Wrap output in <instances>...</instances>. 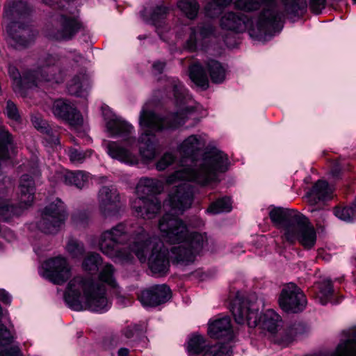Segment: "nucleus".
I'll return each mask as SVG.
<instances>
[{
    "label": "nucleus",
    "mask_w": 356,
    "mask_h": 356,
    "mask_svg": "<svg viewBox=\"0 0 356 356\" xmlns=\"http://www.w3.org/2000/svg\"><path fill=\"white\" fill-rule=\"evenodd\" d=\"M118 356H128L129 355V350L125 348H120L118 352Z\"/></svg>",
    "instance_id": "62"
},
{
    "label": "nucleus",
    "mask_w": 356,
    "mask_h": 356,
    "mask_svg": "<svg viewBox=\"0 0 356 356\" xmlns=\"http://www.w3.org/2000/svg\"><path fill=\"white\" fill-rule=\"evenodd\" d=\"M44 265L47 277L54 284H62L71 276L70 266L64 257L51 258Z\"/></svg>",
    "instance_id": "19"
},
{
    "label": "nucleus",
    "mask_w": 356,
    "mask_h": 356,
    "mask_svg": "<svg viewBox=\"0 0 356 356\" xmlns=\"http://www.w3.org/2000/svg\"><path fill=\"white\" fill-rule=\"evenodd\" d=\"M232 312L238 324L247 323L250 327H255L261 323V316H259L258 309L247 302H241L238 300H234Z\"/></svg>",
    "instance_id": "20"
},
{
    "label": "nucleus",
    "mask_w": 356,
    "mask_h": 356,
    "mask_svg": "<svg viewBox=\"0 0 356 356\" xmlns=\"http://www.w3.org/2000/svg\"><path fill=\"white\" fill-rule=\"evenodd\" d=\"M105 291L103 284L90 278L75 277L68 283L65 299L72 309L102 312L108 306Z\"/></svg>",
    "instance_id": "2"
},
{
    "label": "nucleus",
    "mask_w": 356,
    "mask_h": 356,
    "mask_svg": "<svg viewBox=\"0 0 356 356\" xmlns=\"http://www.w3.org/2000/svg\"><path fill=\"white\" fill-rule=\"evenodd\" d=\"M102 264V257L97 253H89L84 259L82 266L84 270L95 273Z\"/></svg>",
    "instance_id": "43"
},
{
    "label": "nucleus",
    "mask_w": 356,
    "mask_h": 356,
    "mask_svg": "<svg viewBox=\"0 0 356 356\" xmlns=\"http://www.w3.org/2000/svg\"><path fill=\"white\" fill-rule=\"evenodd\" d=\"M7 32L10 40L17 44L26 46L33 40L36 32L27 24L19 22H13L7 27Z\"/></svg>",
    "instance_id": "23"
},
{
    "label": "nucleus",
    "mask_w": 356,
    "mask_h": 356,
    "mask_svg": "<svg viewBox=\"0 0 356 356\" xmlns=\"http://www.w3.org/2000/svg\"><path fill=\"white\" fill-rule=\"evenodd\" d=\"M73 220L77 225L81 222L80 219H79L78 215H74L73 216Z\"/></svg>",
    "instance_id": "64"
},
{
    "label": "nucleus",
    "mask_w": 356,
    "mask_h": 356,
    "mask_svg": "<svg viewBox=\"0 0 356 356\" xmlns=\"http://www.w3.org/2000/svg\"><path fill=\"white\" fill-rule=\"evenodd\" d=\"M114 268L111 264H106L104 266L99 273V279L101 281L107 283L113 287L116 286V283L113 277Z\"/></svg>",
    "instance_id": "48"
},
{
    "label": "nucleus",
    "mask_w": 356,
    "mask_h": 356,
    "mask_svg": "<svg viewBox=\"0 0 356 356\" xmlns=\"http://www.w3.org/2000/svg\"><path fill=\"white\" fill-rule=\"evenodd\" d=\"M302 214L297 211L282 208H275L269 213L272 222L276 225L284 227L285 232L287 227L291 225H295L298 221V218H300Z\"/></svg>",
    "instance_id": "25"
},
{
    "label": "nucleus",
    "mask_w": 356,
    "mask_h": 356,
    "mask_svg": "<svg viewBox=\"0 0 356 356\" xmlns=\"http://www.w3.org/2000/svg\"><path fill=\"white\" fill-rule=\"evenodd\" d=\"M30 9L26 1H18L15 2L11 8L6 9L5 13L8 17H23L29 13Z\"/></svg>",
    "instance_id": "44"
},
{
    "label": "nucleus",
    "mask_w": 356,
    "mask_h": 356,
    "mask_svg": "<svg viewBox=\"0 0 356 356\" xmlns=\"http://www.w3.org/2000/svg\"><path fill=\"white\" fill-rule=\"evenodd\" d=\"M0 356H22L21 351L17 346L6 347L0 351Z\"/></svg>",
    "instance_id": "55"
},
{
    "label": "nucleus",
    "mask_w": 356,
    "mask_h": 356,
    "mask_svg": "<svg viewBox=\"0 0 356 356\" xmlns=\"http://www.w3.org/2000/svg\"><path fill=\"white\" fill-rule=\"evenodd\" d=\"M99 209L105 218L118 217L122 209L120 196L113 186H102L97 195Z\"/></svg>",
    "instance_id": "14"
},
{
    "label": "nucleus",
    "mask_w": 356,
    "mask_h": 356,
    "mask_svg": "<svg viewBox=\"0 0 356 356\" xmlns=\"http://www.w3.org/2000/svg\"><path fill=\"white\" fill-rule=\"evenodd\" d=\"M89 175L83 171L67 172L64 175V181L67 185H74L82 188L88 183Z\"/></svg>",
    "instance_id": "35"
},
{
    "label": "nucleus",
    "mask_w": 356,
    "mask_h": 356,
    "mask_svg": "<svg viewBox=\"0 0 356 356\" xmlns=\"http://www.w3.org/2000/svg\"><path fill=\"white\" fill-rule=\"evenodd\" d=\"M193 200V191L191 185L182 182L172 189L168 202L176 211H184L191 207Z\"/></svg>",
    "instance_id": "18"
},
{
    "label": "nucleus",
    "mask_w": 356,
    "mask_h": 356,
    "mask_svg": "<svg viewBox=\"0 0 356 356\" xmlns=\"http://www.w3.org/2000/svg\"><path fill=\"white\" fill-rule=\"evenodd\" d=\"M177 6L189 19H194L199 10V5L195 0H179Z\"/></svg>",
    "instance_id": "42"
},
{
    "label": "nucleus",
    "mask_w": 356,
    "mask_h": 356,
    "mask_svg": "<svg viewBox=\"0 0 356 356\" xmlns=\"http://www.w3.org/2000/svg\"><path fill=\"white\" fill-rule=\"evenodd\" d=\"M318 291L316 293L315 298L318 302L325 305L327 302L329 298L332 294V286L330 280H324L317 284Z\"/></svg>",
    "instance_id": "38"
},
{
    "label": "nucleus",
    "mask_w": 356,
    "mask_h": 356,
    "mask_svg": "<svg viewBox=\"0 0 356 356\" xmlns=\"http://www.w3.org/2000/svg\"><path fill=\"white\" fill-rule=\"evenodd\" d=\"M207 67L213 83H219L225 80V70L220 63L216 60H209L207 63Z\"/></svg>",
    "instance_id": "36"
},
{
    "label": "nucleus",
    "mask_w": 356,
    "mask_h": 356,
    "mask_svg": "<svg viewBox=\"0 0 356 356\" xmlns=\"http://www.w3.org/2000/svg\"><path fill=\"white\" fill-rule=\"evenodd\" d=\"M325 0H310L311 8L316 13H319L321 7L324 6Z\"/></svg>",
    "instance_id": "57"
},
{
    "label": "nucleus",
    "mask_w": 356,
    "mask_h": 356,
    "mask_svg": "<svg viewBox=\"0 0 356 356\" xmlns=\"http://www.w3.org/2000/svg\"><path fill=\"white\" fill-rule=\"evenodd\" d=\"M35 192V182L32 177L29 175H22L19 184L18 198L19 205L17 206L20 209V213L24 209L32 204Z\"/></svg>",
    "instance_id": "24"
},
{
    "label": "nucleus",
    "mask_w": 356,
    "mask_h": 356,
    "mask_svg": "<svg viewBox=\"0 0 356 356\" xmlns=\"http://www.w3.org/2000/svg\"><path fill=\"white\" fill-rule=\"evenodd\" d=\"M303 328H304V326L302 324L298 323V324L294 325V327L293 328L291 333L295 335L300 334L301 333L300 330H302Z\"/></svg>",
    "instance_id": "61"
},
{
    "label": "nucleus",
    "mask_w": 356,
    "mask_h": 356,
    "mask_svg": "<svg viewBox=\"0 0 356 356\" xmlns=\"http://www.w3.org/2000/svg\"><path fill=\"white\" fill-rule=\"evenodd\" d=\"M212 6H213V4L209 3L206 7L207 14L211 17H214V15H217L220 12V8H214V11L212 12L211 11Z\"/></svg>",
    "instance_id": "58"
},
{
    "label": "nucleus",
    "mask_w": 356,
    "mask_h": 356,
    "mask_svg": "<svg viewBox=\"0 0 356 356\" xmlns=\"http://www.w3.org/2000/svg\"><path fill=\"white\" fill-rule=\"evenodd\" d=\"M14 186L13 181L8 177L0 180V218L4 220L20 214V209L9 198Z\"/></svg>",
    "instance_id": "17"
},
{
    "label": "nucleus",
    "mask_w": 356,
    "mask_h": 356,
    "mask_svg": "<svg viewBox=\"0 0 356 356\" xmlns=\"http://www.w3.org/2000/svg\"><path fill=\"white\" fill-rule=\"evenodd\" d=\"M175 244L168 252L171 262L186 266L193 263L197 255L207 245L208 236L205 232H193L187 239Z\"/></svg>",
    "instance_id": "7"
},
{
    "label": "nucleus",
    "mask_w": 356,
    "mask_h": 356,
    "mask_svg": "<svg viewBox=\"0 0 356 356\" xmlns=\"http://www.w3.org/2000/svg\"><path fill=\"white\" fill-rule=\"evenodd\" d=\"M106 148L108 154L113 159H118L131 165L137 163V158L116 142H108L106 144Z\"/></svg>",
    "instance_id": "31"
},
{
    "label": "nucleus",
    "mask_w": 356,
    "mask_h": 356,
    "mask_svg": "<svg viewBox=\"0 0 356 356\" xmlns=\"http://www.w3.org/2000/svg\"><path fill=\"white\" fill-rule=\"evenodd\" d=\"M5 112L9 119L15 122L20 120V115L16 105L10 100L7 102Z\"/></svg>",
    "instance_id": "50"
},
{
    "label": "nucleus",
    "mask_w": 356,
    "mask_h": 356,
    "mask_svg": "<svg viewBox=\"0 0 356 356\" xmlns=\"http://www.w3.org/2000/svg\"><path fill=\"white\" fill-rule=\"evenodd\" d=\"M83 29L82 23L76 17L59 14L47 26L46 35L55 40H70Z\"/></svg>",
    "instance_id": "8"
},
{
    "label": "nucleus",
    "mask_w": 356,
    "mask_h": 356,
    "mask_svg": "<svg viewBox=\"0 0 356 356\" xmlns=\"http://www.w3.org/2000/svg\"><path fill=\"white\" fill-rule=\"evenodd\" d=\"M172 86L174 92V96L177 104L184 105L187 102L186 91L183 86L178 80L172 81Z\"/></svg>",
    "instance_id": "47"
},
{
    "label": "nucleus",
    "mask_w": 356,
    "mask_h": 356,
    "mask_svg": "<svg viewBox=\"0 0 356 356\" xmlns=\"http://www.w3.org/2000/svg\"><path fill=\"white\" fill-rule=\"evenodd\" d=\"M158 227L161 237L169 243L183 242L191 233L181 219L169 213L159 219Z\"/></svg>",
    "instance_id": "9"
},
{
    "label": "nucleus",
    "mask_w": 356,
    "mask_h": 356,
    "mask_svg": "<svg viewBox=\"0 0 356 356\" xmlns=\"http://www.w3.org/2000/svg\"><path fill=\"white\" fill-rule=\"evenodd\" d=\"M58 59L51 55H48L33 71L26 72L21 77L18 70L15 66H10L8 72L13 79V87L15 92L22 93L24 89L38 86L43 82H58L56 76L60 73L57 65Z\"/></svg>",
    "instance_id": "5"
},
{
    "label": "nucleus",
    "mask_w": 356,
    "mask_h": 356,
    "mask_svg": "<svg viewBox=\"0 0 356 356\" xmlns=\"http://www.w3.org/2000/svg\"><path fill=\"white\" fill-rule=\"evenodd\" d=\"M333 190L325 181L318 180L312 189L307 193V197L311 204H316L317 201L327 200L332 197Z\"/></svg>",
    "instance_id": "32"
},
{
    "label": "nucleus",
    "mask_w": 356,
    "mask_h": 356,
    "mask_svg": "<svg viewBox=\"0 0 356 356\" xmlns=\"http://www.w3.org/2000/svg\"><path fill=\"white\" fill-rule=\"evenodd\" d=\"M152 241L150 238L149 250L152 253L149 258V266L155 273H165L168 270L170 259L168 254V250L164 248L161 242L152 247ZM149 252V251H148ZM149 252L147 253V254Z\"/></svg>",
    "instance_id": "22"
},
{
    "label": "nucleus",
    "mask_w": 356,
    "mask_h": 356,
    "mask_svg": "<svg viewBox=\"0 0 356 356\" xmlns=\"http://www.w3.org/2000/svg\"><path fill=\"white\" fill-rule=\"evenodd\" d=\"M51 111L56 118L65 121L74 129L80 127L83 123L81 113L67 99H56L52 104Z\"/></svg>",
    "instance_id": "15"
},
{
    "label": "nucleus",
    "mask_w": 356,
    "mask_h": 356,
    "mask_svg": "<svg viewBox=\"0 0 356 356\" xmlns=\"http://www.w3.org/2000/svg\"><path fill=\"white\" fill-rule=\"evenodd\" d=\"M286 240L293 243L296 241L303 245L305 248H312L316 240V234L314 227L311 225L307 218L304 215L298 218L295 225L287 227L284 232Z\"/></svg>",
    "instance_id": "12"
},
{
    "label": "nucleus",
    "mask_w": 356,
    "mask_h": 356,
    "mask_svg": "<svg viewBox=\"0 0 356 356\" xmlns=\"http://www.w3.org/2000/svg\"><path fill=\"white\" fill-rule=\"evenodd\" d=\"M282 1L286 12L295 15L305 10L307 6V0H282Z\"/></svg>",
    "instance_id": "45"
},
{
    "label": "nucleus",
    "mask_w": 356,
    "mask_h": 356,
    "mask_svg": "<svg viewBox=\"0 0 356 356\" xmlns=\"http://www.w3.org/2000/svg\"><path fill=\"white\" fill-rule=\"evenodd\" d=\"M124 335L127 337V338H131L134 336V330L133 329H131V327H127L125 330H124Z\"/></svg>",
    "instance_id": "63"
},
{
    "label": "nucleus",
    "mask_w": 356,
    "mask_h": 356,
    "mask_svg": "<svg viewBox=\"0 0 356 356\" xmlns=\"http://www.w3.org/2000/svg\"><path fill=\"white\" fill-rule=\"evenodd\" d=\"M106 127L112 136H123L130 134L133 129V127L131 124L119 120L108 121Z\"/></svg>",
    "instance_id": "37"
},
{
    "label": "nucleus",
    "mask_w": 356,
    "mask_h": 356,
    "mask_svg": "<svg viewBox=\"0 0 356 356\" xmlns=\"http://www.w3.org/2000/svg\"><path fill=\"white\" fill-rule=\"evenodd\" d=\"M307 298L302 291L295 284L285 285L279 297L280 307L288 313H298L306 307Z\"/></svg>",
    "instance_id": "13"
},
{
    "label": "nucleus",
    "mask_w": 356,
    "mask_h": 356,
    "mask_svg": "<svg viewBox=\"0 0 356 356\" xmlns=\"http://www.w3.org/2000/svg\"><path fill=\"white\" fill-rule=\"evenodd\" d=\"M175 156L170 153L165 154L156 163V168L158 170H163L173 163Z\"/></svg>",
    "instance_id": "51"
},
{
    "label": "nucleus",
    "mask_w": 356,
    "mask_h": 356,
    "mask_svg": "<svg viewBox=\"0 0 356 356\" xmlns=\"http://www.w3.org/2000/svg\"><path fill=\"white\" fill-rule=\"evenodd\" d=\"M248 23L249 21L244 15L233 12L225 13L220 20L222 29L236 32L244 31L248 28Z\"/></svg>",
    "instance_id": "26"
},
{
    "label": "nucleus",
    "mask_w": 356,
    "mask_h": 356,
    "mask_svg": "<svg viewBox=\"0 0 356 356\" xmlns=\"http://www.w3.org/2000/svg\"><path fill=\"white\" fill-rule=\"evenodd\" d=\"M232 0H213V3L218 7L227 6Z\"/></svg>",
    "instance_id": "59"
},
{
    "label": "nucleus",
    "mask_w": 356,
    "mask_h": 356,
    "mask_svg": "<svg viewBox=\"0 0 356 356\" xmlns=\"http://www.w3.org/2000/svg\"><path fill=\"white\" fill-rule=\"evenodd\" d=\"M92 154V150L88 149L83 151L75 148H72L69 150V157L73 163H83L86 158H88Z\"/></svg>",
    "instance_id": "49"
},
{
    "label": "nucleus",
    "mask_w": 356,
    "mask_h": 356,
    "mask_svg": "<svg viewBox=\"0 0 356 356\" xmlns=\"http://www.w3.org/2000/svg\"><path fill=\"white\" fill-rule=\"evenodd\" d=\"M280 316L273 310H268L261 316V324L264 329L274 332L278 326Z\"/></svg>",
    "instance_id": "40"
},
{
    "label": "nucleus",
    "mask_w": 356,
    "mask_h": 356,
    "mask_svg": "<svg viewBox=\"0 0 356 356\" xmlns=\"http://www.w3.org/2000/svg\"><path fill=\"white\" fill-rule=\"evenodd\" d=\"M187 350L190 355H199L202 356H230V349L227 345L217 343L209 346L204 338L198 334L193 335L188 342Z\"/></svg>",
    "instance_id": "16"
},
{
    "label": "nucleus",
    "mask_w": 356,
    "mask_h": 356,
    "mask_svg": "<svg viewBox=\"0 0 356 356\" xmlns=\"http://www.w3.org/2000/svg\"><path fill=\"white\" fill-rule=\"evenodd\" d=\"M31 122L33 126L42 133L49 127L47 122L39 115H33L31 116Z\"/></svg>",
    "instance_id": "53"
},
{
    "label": "nucleus",
    "mask_w": 356,
    "mask_h": 356,
    "mask_svg": "<svg viewBox=\"0 0 356 356\" xmlns=\"http://www.w3.org/2000/svg\"><path fill=\"white\" fill-rule=\"evenodd\" d=\"M150 236L143 227L132 232L130 225L124 222L104 232L99 240L101 252L112 259L121 262L131 261V252L143 262L149 250Z\"/></svg>",
    "instance_id": "1"
},
{
    "label": "nucleus",
    "mask_w": 356,
    "mask_h": 356,
    "mask_svg": "<svg viewBox=\"0 0 356 356\" xmlns=\"http://www.w3.org/2000/svg\"><path fill=\"white\" fill-rule=\"evenodd\" d=\"M168 13V9L165 6H156L151 15V19L154 22L163 19Z\"/></svg>",
    "instance_id": "52"
},
{
    "label": "nucleus",
    "mask_w": 356,
    "mask_h": 356,
    "mask_svg": "<svg viewBox=\"0 0 356 356\" xmlns=\"http://www.w3.org/2000/svg\"><path fill=\"white\" fill-rule=\"evenodd\" d=\"M171 291L165 284L154 285L141 291L139 300L145 307H156L168 302Z\"/></svg>",
    "instance_id": "21"
},
{
    "label": "nucleus",
    "mask_w": 356,
    "mask_h": 356,
    "mask_svg": "<svg viewBox=\"0 0 356 356\" xmlns=\"http://www.w3.org/2000/svg\"><path fill=\"white\" fill-rule=\"evenodd\" d=\"M231 210V200L229 197H225L212 202L207 211L211 214H218L222 212H229Z\"/></svg>",
    "instance_id": "41"
},
{
    "label": "nucleus",
    "mask_w": 356,
    "mask_h": 356,
    "mask_svg": "<svg viewBox=\"0 0 356 356\" xmlns=\"http://www.w3.org/2000/svg\"><path fill=\"white\" fill-rule=\"evenodd\" d=\"M228 158L217 149L204 153L202 161L195 169L183 168L167 178V183L175 184L179 181H193L201 186L218 182V175L228 168Z\"/></svg>",
    "instance_id": "3"
},
{
    "label": "nucleus",
    "mask_w": 356,
    "mask_h": 356,
    "mask_svg": "<svg viewBox=\"0 0 356 356\" xmlns=\"http://www.w3.org/2000/svg\"><path fill=\"white\" fill-rule=\"evenodd\" d=\"M343 170H345V167L337 161L332 165L331 173L334 177L338 178Z\"/></svg>",
    "instance_id": "56"
},
{
    "label": "nucleus",
    "mask_w": 356,
    "mask_h": 356,
    "mask_svg": "<svg viewBox=\"0 0 356 356\" xmlns=\"http://www.w3.org/2000/svg\"><path fill=\"white\" fill-rule=\"evenodd\" d=\"M213 32V28L209 24L202 26L193 27L190 29L188 38L186 41L184 47L190 51L197 49L198 42L200 39L207 38Z\"/></svg>",
    "instance_id": "30"
},
{
    "label": "nucleus",
    "mask_w": 356,
    "mask_h": 356,
    "mask_svg": "<svg viewBox=\"0 0 356 356\" xmlns=\"http://www.w3.org/2000/svg\"><path fill=\"white\" fill-rule=\"evenodd\" d=\"M190 111L187 107H183L177 113H172L165 119H161L154 112L143 110L140 116V124L142 127L159 131L164 128H176L184 124L186 114Z\"/></svg>",
    "instance_id": "10"
},
{
    "label": "nucleus",
    "mask_w": 356,
    "mask_h": 356,
    "mask_svg": "<svg viewBox=\"0 0 356 356\" xmlns=\"http://www.w3.org/2000/svg\"><path fill=\"white\" fill-rule=\"evenodd\" d=\"M145 131L139 138V152L142 158L147 161H152L156 156V138L153 134Z\"/></svg>",
    "instance_id": "29"
},
{
    "label": "nucleus",
    "mask_w": 356,
    "mask_h": 356,
    "mask_svg": "<svg viewBox=\"0 0 356 356\" xmlns=\"http://www.w3.org/2000/svg\"><path fill=\"white\" fill-rule=\"evenodd\" d=\"M346 337L337 346L331 356H356V329H350L343 332Z\"/></svg>",
    "instance_id": "27"
},
{
    "label": "nucleus",
    "mask_w": 356,
    "mask_h": 356,
    "mask_svg": "<svg viewBox=\"0 0 356 356\" xmlns=\"http://www.w3.org/2000/svg\"><path fill=\"white\" fill-rule=\"evenodd\" d=\"M204 146L200 136L191 135L186 138L179 147V152L186 156H191Z\"/></svg>",
    "instance_id": "33"
},
{
    "label": "nucleus",
    "mask_w": 356,
    "mask_h": 356,
    "mask_svg": "<svg viewBox=\"0 0 356 356\" xmlns=\"http://www.w3.org/2000/svg\"><path fill=\"white\" fill-rule=\"evenodd\" d=\"M87 85L88 79L86 75H76L69 83L68 92L72 95L81 96L82 95L83 88H86Z\"/></svg>",
    "instance_id": "39"
},
{
    "label": "nucleus",
    "mask_w": 356,
    "mask_h": 356,
    "mask_svg": "<svg viewBox=\"0 0 356 356\" xmlns=\"http://www.w3.org/2000/svg\"><path fill=\"white\" fill-rule=\"evenodd\" d=\"M236 8L252 12L262 8L255 26L250 30V35L259 41H266L275 31L280 15L275 0H236Z\"/></svg>",
    "instance_id": "4"
},
{
    "label": "nucleus",
    "mask_w": 356,
    "mask_h": 356,
    "mask_svg": "<svg viewBox=\"0 0 356 356\" xmlns=\"http://www.w3.org/2000/svg\"><path fill=\"white\" fill-rule=\"evenodd\" d=\"M164 67H165V63H161V62H157V63H155L153 65L154 69L156 71H157L159 73H161L162 72Z\"/></svg>",
    "instance_id": "60"
},
{
    "label": "nucleus",
    "mask_w": 356,
    "mask_h": 356,
    "mask_svg": "<svg viewBox=\"0 0 356 356\" xmlns=\"http://www.w3.org/2000/svg\"><path fill=\"white\" fill-rule=\"evenodd\" d=\"M66 218L65 206L57 199L44 209L38 227L46 234H56L64 224Z\"/></svg>",
    "instance_id": "11"
},
{
    "label": "nucleus",
    "mask_w": 356,
    "mask_h": 356,
    "mask_svg": "<svg viewBox=\"0 0 356 356\" xmlns=\"http://www.w3.org/2000/svg\"><path fill=\"white\" fill-rule=\"evenodd\" d=\"M161 183L152 178H141L136 187L137 197L131 201V208L136 216L150 220L160 212L161 201L154 194L159 191Z\"/></svg>",
    "instance_id": "6"
},
{
    "label": "nucleus",
    "mask_w": 356,
    "mask_h": 356,
    "mask_svg": "<svg viewBox=\"0 0 356 356\" xmlns=\"http://www.w3.org/2000/svg\"><path fill=\"white\" fill-rule=\"evenodd\" d=\"M209 334L213 338H222L227 337L231 338L232 329L231 320L229 317H222L216 319L209 325Z\"/></svg>",
    "instance_id": "28"
},
{
    "label": "nucleus",
    "mask_w": 356,
    "mask_h": 356,
    "mask_svg": "<svg viewBox=\"0 0 356 356\" xmlns=\"http://www.w3.org/2000/svg\"><path fill=\"white\" fill-rule=\"evenodd\" d=\"M46 134L45 140L51 145L59 143L58 134L49 127L43 132Z\"/></svg>",
    "instance_id": "54"
},
{
    "label": "nucleus",
    "mask_w": 356,
    "mask_h": 356,
    "mask_svg": "<svg viewBox=\"0 0 356 356\" xmlns=\"http://www.w3.org/2000/svg\"><path fill=\"white\" fill-rule=\"evenodd\" d=\"M66 250L73 258L80 257L83 254L85 251L83 245L74 238H71L68 241Z\"/></svg>",
    "instance_id": "46"
},
{
    "label": "nucleus",
    "mask_w": 356,
    "mask_h": 356,
    "mask_svg": "<svg viewBox=\"0 0 356 356\" xmlns=\"http://www.w3.org/2000/svg\"><path fill=\"white\" fill-rule=\"evenodd\" d=\"M190 78L199 87L207 89L209 87V79L202 66L199 63L190 67Z\"/></svg>",
    "instance_id": "34"
}]
</instances>
